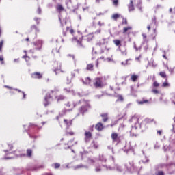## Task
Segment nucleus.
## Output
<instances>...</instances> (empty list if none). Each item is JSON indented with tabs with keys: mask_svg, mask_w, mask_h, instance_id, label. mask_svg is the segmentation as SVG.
Wrapping results in <instances>:
<instances>
[{
	"mask_svg": "<svg viewBox=\"0 0 175 175\" xmlns=\"http://www.w3.org/2000/svg\"><path fill=\"white\" fill-rule=\"evenodd\" d=\"M129 165H121L120 164H116L114 167L96 165L95 168V171L97 172H102V170H116L117 172H124V170H125V167L127 170H131V171H135L139 169V167L135 166L133 161H129Z\"/></svg>",
	"mask_w": 175,
	"mask_h": 175,
	"instance_id": "1",
	"label": "nucleus"
},
{
	"mask_svg": "<svg viewBox=\"0 0 175 175\" xmlns=\"http://www.w3.org/2000/svg\"><path fill=\"white\" fill-rule=\"evenodd\" d=\"M129 122H135V125L132 127V129L130 132L131 136H137V133H134L135 131L140 126V124H139V116L135 114L133 116L131 117V118L129 120Z\"/></svg>",
	"mask_w": 175,
	"mask_h": 175,
	"instance_id": "2",
	"label": "nucleus"
},
{
	"mask_svg": "<svg viewBox=\"0 0 175 175\" xmlns=\"http://www.w3.org/2000/svg\"><path fill=\"white\" fill-rule=\"evenodd\" d=\"M79 103L85 105L84 106H82L79 109V112L81 113V114H84V113H85V111H87V110L90 109V105L88 104V103L85 102L83 100H80Z\"/></svg>",
	"mask_w": 175,
	"mask_h": 175,
	"instance_id": "3",
	"label": "nucleus"
},
{
	"mask_svg": "<svg viewBox=\"0 0 175 175\" xmlns=\"http://www.w3.org/2000/svg\"><path fill=\"white\" fill-rule=\"evenodd\" d=\"M52 101L53 98H51V96L50 95V94H47L45 96L44 100L43 103L44 107H47V106H49V105H50V103H51Z\"/></svg>",
	"mask_w": 175,
	"mask_h": 175,
	"instance_id": "4",
	"label": "nucleus"
},
{
	"mask_svg": "<svg viewBox=\"0 0 175 175\" xmlns=\"http://www.w3.org/2000/svg\"><path fill=\"white\" fill-rule=\"evenodd\" d=\"M94 87H96V88H102V87H103L100 78H97L95 79Z\"/></svg>",
	"mask_w": 175,
	"mask_h": 175,
	"instance_id": "5",
	"label": "nucleus"
},
{
	"mask_svg": "<svg viewBox=\"0 0 175 175\" xmlns=\"http://www.w3.org/2000/svg\"><path fill=\"white\" fill-rule=\"evenodd\" d=\"M33 44L35 46L36 50H40V49H42V46H43V41L39 40L37 42H35Z\"/></svg>",
	"mask_w": 175,
	"mask_h": 175,
	"instance_id": "6",
	"label": "nucleus"
},
{
	"mask_svg": "<svg viewBox=\"0 0 175 175\" xmlns=\"http://www.w3.org/2000/svg\"><path fill=\"white\" fill-rule=\"evenodd\" d=\"M119 51L121 52L122 55H127L126 46H124L122 48L119 46Z\"/></svg>",
	"mask_w": 175,
	"mask_h": 175,
	"instance_id": "7",
	"label": "nucleus"
},
{
	"mask_svg": "<svg viewBox=\"0 0 175 175\" xmlns=\"http://www.w3.org/2000/svg\"><path fill=\"white\" fill-rule=\"evenodd\" d=\"M111 139L113 140V142H120V137H118V134L116 133H113L111 134Z\"/></svg>",
	"mask_w": 175,
	"mask_h": 175,
	"instance_id": "8",
	"label": "nucleus"
},
{
	"mask_svg": "<svg viewBox=\"0 0 175 175\" xmlns=\"http://www.w3.org/2000/svg\"><path fill=\"white\" fill-rule=\"evenodd\" d=\"M109 42V40L107 38H103L99 43L96 44V46H103V44H106Z\"/></svg>",
	"mask_w": 175,
	"mask_h": 175,
	"instance_id": "9",
	"label": "nucleus"
},
{
	"mask_svg": "<svg viewBox=\"0 0 175 175\" xmlns=\"http://www.w3.org/2000/svg\"><path fill=\"white\" fill-rule=\"evenodd\" d=\"M31 77L33 79H42V74L40 72H34L31 74Z\"/></svg>",
	"mask_w": 175,
	"mask_h": 175,
	"instance_id": "10",
	"label": "nucleus"
},
{
	"mask_svg": "<svg viewBox=\"0 0 175 175\" xmlns=\"http://www.w3.org/2000/svg\"><path fill=\"white\" fill-rule=\"evenodd\" d=\"M92 135L91 134V132H85V142L90 141V139H91Z\"/></svg>",
	"mask_w": 175,
	"mask_h": 175,
	"instance_id": "11",
	"label": "nucleus"
},
{
	"mask_svg": "<svg viewBox=\"0 0 175 175\" xmlns=\"http://www.w3.org/2000/svg\"><path fill=\"white\" fill-rule=\"evenodd\" d=\"M135 10V7L133 6V1L131 0L129 5V12H133Z\"/></svg>",
	"mask_w": 175,
	"mask_h": 175,
	"instance_id": "12",
	"label": "nucleus"
},
{
	"mask_svg": "<svg viewBox=\"0 0 175 175\" xmlns=\"http://www.w3.org/2000/svg\"><path fill=\"white\" fill-rule=\"evenodd\" d=\"M96 129L97 131H102V129H103V124H102V123L99 122L96 125Z\"/></svg>",
	"mask_w": 175,
	"mask_h": 175,
	"instance_id": "13",
	"label": "nucleus"
},
{
	"mask_svg": "<svg viewBox=\"0 0 175 175\" xmlns=\"http://www.w3.org/2000/svg\"><path fill=\"white\" fill-rule=\"evenodd\" d=\"M54 72H55V75H57V73H59V72H63L62 70H61V64H59L57 66V67L54 69Z\"/></svg>",
	"mask_w": 175,
	"mask_h": 175,
	"instance_id": "14",
	"label": "nucleus"
},
{
	"mask_svg": "<svg viewBox=\"0 0 175 175\" xmlns=\"http://www.w3.org/2000/svg\"><path fill=\"white\" fill-rule=\"evenodd\" d=\"M57 99V102H61V100H64L65 99V96L60 95L55 97Z\"/></svg>",
	"mask_w": 175,
	"mask_h": 175,
	"instance_id": "15",
	"label": "nucleus"
},
{
	"mask_svg": "<svg viewBox=\"0 0 175 175\" xmlns=\"http://www.w3.org/2000/svg\"><path fill=\"white\" fill-rule=\"evenodd\" d=\"M83 84H90L91 83V79L90 77L85 78L83 79Z\"/></svg>",
	"mask_w": 175,
	"mask_h": 175,
	"instance_id": "16",
	"label": "nucleus"
},
{
	"mask_svg": "<svg viewBox=\"0 0 175 175\" xmlns=\"http://www.w3.org/2000/svg\"><path fill=\"white\" fill-rule=\"evenodd\" d=\"M27 157H28V158H31V157H32V150H31V149H27Z\"/></svg>",
	"mask_w": 175,
	"mask_h": 175,
	"instance_id": "17",
	"label": "nucleus"
},
{
	"mask_svg": "<svg viewBox=\"0 0 175 175\" xmlns=\"http://www.w3.org/2000/svg\"><path fill=\"white\" fill-rule=\"evenodd\" d=\"M75 42H77L78 43V44L79 45V46H81V40H77V38H76V37H74V38H72V42H75Z\"/></svg>",
	"mask_w": 175,
	"mask_h": 175,
	"instance_id": "18",
	"label": "nucleus"
},
{
	"mask_svg": "<svg viewBox=\"0 0 175 175\" xmlns=\"http://www.w3.org/2000/svg\"><path fill=\"white\" fill-rule=\"evenodd\" d=\"M131 30H132V27H131V26H129L127 27H124L123 29V33H126V32H128V31H131Z\"/></svg>",
	"mask_w": 175,
	"mask_h": 175,
	"instance_id": "19",
	"label": "nucleus"
},
{
	"mask_svg": "<svg viewBox=\"0 0 175 175\" xmlns=\"http://www.w3.org/2000/svg\"><path fill=\"white\" fill-rule=\"evenodd\" d=\"M56 9H57V12H63V10H64V7H62L61 5H57V6L56 7Z\"/></svg>",
	"mask_w": 175,
	"mask_h": 175,
	"instance_id": "20",
	"label": "nucleus"
},
{
	"mask_svg": "<svg viewBox=\"0 0 175 175\" xmlns=\"http://www.w3.org/2000/svg\"><path fill=\"white\" fill-rule=\"evenodd\" d=\"M64 124H66V125H67V126H70V125H72V120H69L68 122V120L64 119Z\"/></svg>",
	"mask_w": 175,
	"mask_h": 175,
	"instance_id": "21",
	"label": "nucleus"
},
{
	"mask_svg": "<svg viewBox=\"0 0 175 175\" xmlns=\"http://www.w3.org/2000/svg\"><path fill=\"white\" fill-rule=\"evenodd\" d=\"M81 167H84L85 169H88V167L87 165H78L75 167V169H81Z\"/></svg>",
	"mask_w": 175,
	"mask_h": 175,
	"instance_id": "22",
	"label": "nucleus"
},
{
	"mask_svg": "<svg viewBox=\"0 0 175 175\" xmlns=\"http://www.w3.org/2000/svg\"><path fill=\"white\" fill-rule=\"evenodd\" d=\"M101 117L103 118V120L104 122H106V121H107L108 118H107V114H102Z\"/></svg>",
	"mask_w": 175,
	"mask_h": 175,
	"instance_id": "23",
	"label": "nucleus"
},
{
	"mask_svg": "<svg viewBox=\"0 0 175 175\" xmlns=\"http://www.w3.org/2000/svg\"><path fill=\"white\" fill-rule=\"evenodd\" d=\"M120 14H114L113 15H112L111 16V18L113 19V20H117V18H119V17H120Z\"/></svg>",
	"mask_w": 175,
	"mask_h": 175,
	"instance_id": "24",
	"label": "nucleus"
},
{
	"mask_svg": "<svg viewBox=\"0 0 175 175\" xmlns=\"http://www.w3.org/2000/svg\"><path fill=\"white\" fill-rule=\"evenodd\" d=\"M99 160L100 162H106V159L103 154L100 155Z\"/></svg>",
	"mask_w": 175,
	"mask_h": 175,
	"instance_id": "25",
	"label": "nucleus"
},
{
	"mask_svg": "<svg viewBox=\"0 0 175 175\" xmlns=\"http://www.w3.org/2000/svg\"><path fill=\"white\" fill-rule=\"evenodd\" d=\"M94 69V65L90 64L87 66V70H92Z\"/></svg>",
	"mask_w": 175,
	"mask_h": 175,
	"instance_id": "26",
	"label": "nucleus"
},
{
	"mask_svg": "<svg viewBox=\"0 0 175 175\" xmlns=\"http://www.w3.org/2000/svg\"><path fill=\"white\" fill-rule=\"evenodd\" d=\"M113 43L116 46H120L121 44V41L119 40H114Z\"/></svg>",
	"mask_w": 175,
	"mask_h": 175,
	"instance_id": "27",
	"label": "nucleus"
},
{
	"mask_svg": "<svg viewBox=\"0 0 175 175\" xmlns=\"http://www.w3.org/2000/svg\"><path fill=\"white\" fill-rule=\"evenodd\" d=\"M67 107H71V109H73V107H75V106H76V105H75V103H68L66 104Z\"/></svg>",
	"mask_w": 175,
	"mask_h": 175,
	"instance_id": "28",
	"label": "nucleus"
},
{
	"mask_svg": "<svg viewBox=\"0 0 175 175\" xmlns=\"http://www.w3.org/2000/svg\"><path fill=\"white\" fill-rule=\"evenodd\" d=\"M137 77H139V76L137 75H131L132 81H136V80H137Z\"/></svg>",
	"mask_w": 175,
	"mask_h": 175,
	"instance_id": "29",
	"label": "nucleus"
},
{
	"mask_svg": "<svg viewBox=\"0 0 175 175\" xmlns=\"http://www.w3.org/2000/svg\"><path fill=\"white\" fill-rule=\"evenodd\" d=\"M161 87L163 88H167V87H170V84H169V83L167 82H163Z\"/></svg>",
	"mask_w": 175,
	"mask_h": 175,
	"instance_id": "30",
	"label": "nucleus"
},
{
	"mask_svg": "<svg viewBox=\"0 0 175 175\" xmlns=\"http://www.w3.org/2000/svg\"><path fill=\"white\" fill-rule=\"evenodd\" d=\"M148 100H144L142 101H138L137 103L138 105H143L144 103H148Z\"/></svg>",
	"mask_w": 175,
	"mask_h": 175,
	"instance_id": "31",
	"label": "nucleus"
},
{
	"mask_svg": "<svg viewBox=\"0 0 175 175\" xmlns=\"http://www.w3.org/2000/svg\"><path fill=\"white\" fill-rule=\"evenodd\" d=\"M66 31H70V33H71V35H73V33L75 32L73 29H72L71 27H66Z\"/></svg>",
	"mask_w": 175,
	"mask_h": 175,
	"instance_id": "32",
	"label": "nucleus"
},
{
	"mask_svg": "<svg viewBox=\"0 0 175 175\" xmlns=\"http://www.w3.org/2000/svg\"><path fill=\"white\" fill-rule=\"evenodd\" d=\"M76 73L79 74V70H75L73 72H72L71 76L72 77H75L76 76Z\"/></svg>",
	"mask_w": 175,
	"mask_h": 175,
	"instance_id": "33",
	"label": "nucleus"
},
{
	"mask_svg": "<svg viewBox=\"0 0 175 175\" xmlns=\"http://www.w3.org/2000/svg\"><path fill=\"white\" fill-rule=\"evenodd\" d=\"M112 3L113 5V6H118V0H112Z\"/></svg>",
	"mask_w": 175,
	"mask_h": 175,
	"instance_id": "34",
	"label": "nucleus"
},
{
	"mask_svg": "<svg viewBox=\"0 0 175 175\" xmlns=\"http://www.w3.org/2000/svg\"><path fill=\"white\" fill-rule=\"evenodd\" d=\"M159 75L163 79H165V77H166V72H160Z\"/></svg>",
	"mask_w": 175,
	"mask_h": 175,
	"instance_id": "35",
	"label": "nucleus"
},
{
	"mask_svg": "<svg viewBox=\"0 0 175 175\" xmlns=\"http://www.w3.org/2000/svg\"><path fill=\"white\" fill-rule=\"evenodd\" d=\"M153 87H154V88H158V87H159V83L158 82H157V81H154V82L153 83Z\"/></svg>",
	"mask_w": 175,
	"mask_h": 175,
	"instance_id": "36",
	"label": "nucleus"
},
{
	"mask_svg": "<svg viewBox=\"0 0 175 175\" xmlns=\"http://www.w3.org/2000/svg\"><path fill=\"white\" fill-rule=\"evenodd\" d=\"M15 91H18V92H21L23 95V99H25V93L24 92H21V90L18 89H14Z\"/></svg>",
	"mask_w": 175,
	"mask_h": 175,
	"instance_id": "37",
	"label": "nucleus"
},
{
	"mask_svg": "<svg viewBox=\"0 0 175 175\" xmlns=\"http://www.w3.org/2000/svg\"><path fill=\"white\" fill-rule=\"evenodd\" d=\"M92 147H94V148H96L98 147V144H96L95 142H93L92 143Z\"/></svg>",
	"mask_w": 175,
	"mask_h": 175,
	"instance_id": "38",
	"label": "nucleus"
},
{
	"mask_svg": "<svg viewBox=\"0 0 175 175\" xmlns=\"http://www.w3.org/2000/svg\"><path fill=\"white\" fill-rule=\"evenodd\" d=\"M66 135H67V136H73V135H75V133H73L72 131H71V132H66Z\"/></svg>",
	"mask_w": 175,
	"mask_h": 175,
	"instance_id": "39",
	"label": "nucleus"
},
{
	"mask_svg": "<svg viewBox=\"0 0 175 175\" xmlns=\"http://www.w3.org/2000/svg\"><path fill=\"white\" fill-rule=\"evenodd\" d=\"M98 25H99V27H103V25H105V23L98 21Z\"/></svg>",
	"mask_w": 175,
	"mask_h": 175,
	"instance_id": "40",
	"label": "nucleus"
},
{
	"mask_svg": "<svg viewBox=\"0 0 175 175\" xmlns=\"http://www.w3.org/2000/svg\"><path fill=\"white\" fill-rule=\"evenodd\" d=\"M152 92H153V94H159V91H158L157 89L152 90Z\"/></svg>",
	"mask_w": 175,
	"mask_h": 175,
	"instance_id": "41",
	"label": "nucleus"
},
{
	"mask_svg": "<svg viewBox=\"0 0 175 175\" xmlns=\"http://www.w3.org/2000/svg\"><path fill=\"white\" fill-rule=\"evenodd\" d=\"M2 46H3V40L0 42V51H2Z\"/></svg>",
	"mask_w": 175,
	"mask_h": 175,
	"instance_id": "42",
	"label": "nucleus"
},
{
	"mask_svg": "<svg viewBox=\"0 0 175 175\" xmlns=\"http://www.w3.org/2000/svg\"><path fill=\"white\" fill-rule=\"evenodd\" d=\"M100 31H101L100 29H98L94 33V35H98V34L100 33Z\"/></svg>",
	"mask_w": 175,
	"mask_h": 175,
	"instance_id": "43",
	"label": "nucleus"
},
{
	"mask_svg": "<svg viewBox=\"0 0 175 175\" xmlns=\"http://www.w3.org/2000/svg\"><path fill=\"white\" fill-rule=\"evenodd\" d=\"M131 62V59H129L126 60L125 64L126 65H131V62Z\"/></svg>",
	"mask_w": 175,
	"mask_h": 175,
	"instance_id": "44",
	"label": "nucleus"
},
{
	"mask_svg": "<svg viewBox=\"0 0 175 175\" xmlns=\"http://www.w3.org/2000/svg\"><path fill=\"white\" fill-rule=\"evenodd\" d=\"M67 57H71V58H72V59L75 61V62H76V60L75 59V55H68Z\"/></svg>",
	"mask_w": 175,
	"mask_h": 175,
	"instance_id": "45",
	"label": "nucleus"
},
{
	"mask_svg": "<svg viewBox=\"0 0 175 175\" xmlns=\"http://www.w3.org/2000/svg\"><path fill=\"white\" fill-rule=\"evenodd\" d=\"M157 175H165V173L162 171H159L157 174Z\"/></svg>",
	"mask_w": 175,
	"mask_h": 175,
	"instance_id": "46",
	"label": "nucleus"
},
{
	"mask_svg": "<svg viewBox=\"0 0 175 175\" xmlns=\"http://www.w3.org/2000/svg\"><path fill=\"white\" fill-rule=\"evenodd\" d=\"M61 165L59 163H55V169H58Z\"/></svg>",
	"mask_w": 175,
	"mask_h": 175,
	"instance_id": "47",
	"label": "nucleus"
},
{
	"mask_svg": "<svg viewBox=\"0 0 175 175\" xmlns=\"http://www.w3.org/2000/svg\"><path fill=\"white\" fill-rule=\"evenodd\" d=\"M64 91H65V92H71L72 90L70 89H67V88H64Z\"/></svg>",
	"mask_w": 175,
	"mask_h": 175,
	"instance_id": "48",
	"label": "nucleus"
},
{
	"mask_svg": "<svg viewBox=\"0 0 175 175\" xmlns=\"http://www.w3.org/2000/svg\"><path fill=\"white\" fill-rule=\"evenodd\" d=\"M117 100H121V102H122L124 100V98H122V96H119L118 99Z\"/></svg>",
	"mask_w": 175,
	"mask_h": 175,
	"instance_id": "49",
	"label": "nucleus"
},
{
	"mask_svg": "<svg viewBox=\"0 0 175 175\" xmlns=\"http://www.w3.org/2000/svg\"><path fill=\"white\" fill-rule=\"evenodd\" d=\"M31 28H32V29H35L36 31H38V32H39V30L38 29V28L36 27V26L33 25V26L31 27Z\"/></svg>",
	"mask_w": 175,
	"mask_h": 175,
	"instance_id": "50",
	"label": "nucleus"
},
{
	"mask_svg": "<svg viewBox=\"0 0 175 175\" xmlns=\"http://www.w3.org/2000/svg\"><path fill=\"white\" fill-rule=\"evenodd\" d=\"M23 58H25V61L27 62L29 61V57L28 56H23Z\"/></svg>",
	"mask_w": 175,
	"mask_h": 175,
	"instance_id": "51",
	"label": "nucleus"
},
{
	"mask_svg": "<svg viewBox=\"0 0 175 175\" xmlns=\"http://www.w3.org/2000/svg\"><path fill=\"white\" fill-rule=\"evenodd\" d=\"M167 69L170 72V73L173 74V72L174 71V68L169 69V67H167Z\"/></svg>",
	"mask_w": 175,
	"mask_h": 175,
	"instance_id": "52",
	"label": "nucleus"
},
{
	"mask_svg": "<svg viewBox=\"0 0 175 175\" xmlns=\"http://www.w3.org/2000/svg\"><path fill=\"white\" fill-rule=\"evenodd\" d=\"M88 40H92V35H89L88 37Z\"/></svg>",
	"mask_w": 175,
	"mask_h": 175,
	"instance_id": "53",
	"label": "nucleus"
},
{
	"mask_svg": "<svg viewBox=\"0 0 175 175\" xmlns=\"http://www.w3.org/2000/svg\"><path fill=\"white\" fill-rule=\"evenodd\" d=\"M164 151H167L169 150V146H163Z\"/></svg>",
	"mask_w": 175,
	"mask_h": 175,
	"instance_id": "54",
	"label": "nucleus"
},
{
	"mask_svg": "<svg viewBox=\"0 0 175 175\" xmlns=\"http://www.w3.org/2000/svg\"><path fill=\"white\" fill-rule=\"evenodd\" d=\"M4 87H5V88H8V90H13V88L10 87L8 85H5Z\"/></svg>",
	"mask_w": 175,
	"mask_h": 175,
	"instance_id": "55",
	"label": "nucleus"
},
{
	"mask_svg": "<svg viewBox=\"0 0 175 175\" xmlns=\"http://www.w3.org/2000/svg\"><path fill=\"white\" fill-rule=\"evenodd\" d=\"M107 62H113V59L111 58H107Z\"/></svg>",
	"mask_w": 175,
	"mask_h": 175,
	"instance_id": "56",
	"label": "nucleus"
},
{
	"mask_svg": "<svg viewBox=\"0 0 175 175\" xmlns=\"http://www.w3.org/2000/svg\"><path fill=\"white\" fill-rule=\"evenodd\" d=\"M12 158H13V157H5V159H12Z\"/></svg>",
	"mask_w": 175,
	"mask_h": 175,
	"instance_id": "57",
	"label": "nucleus"
},
{
	"mask_svg": "<svg viewBox=\"0 0 175 175\" xmlns=\"http://www.w3.org/2000/svg\"><path fill=\"white\" fill-rule=\"evenodd\" d=\"M41 12H42V10L40 9V8H38V14H40Z\"/></svg>",
	"mask_w": 175,
	"mask_h": 175,
	"instance_id": "58",
	"label": "nucleus"
},
{
	"mask_svg": "<svg viewBox=\"0 0 175 175\" xmlns=\"http://www.w3.org/2000/svg\"><path fill=\"white\" fill-rule=\"evenodd\" d=\"M94 162H95V161H94L93 159H89L90 163H94Z\"/></svg>",
	"mask_w": 175,
	"mask_h": 175,
	"instance_id": "59",
	"label": "nucleus"
},
{
	"mask_svg": "<svg viewBox=\"0 0 175 175\" xmlns=\"http://www.w3.org/2000/svg\"><path fill=\"white\" fill-rule=\"evenodd\" d=\"M172 103H174L175 105V97L174 98H172Z\"/></svg>",
	"mask_w": 175,
	"mask_h": 175,
	"instance_id": "60",
	"label": "nucleus"
},
{
	"mask_svg": "<svg viewBox=\"0 0 175 175\" xmlns=\"http://www.w3.org/2000/svg\"><path fill=\"white\" fill-rule=\"evenodd\" d=\"M157 134L161 135L162 134V131H158Z\"/></svg>",
	"mask_w": 175,
	"mask_h": 175,
	"instance_id": "61",
	"label": "nucleus"
},
{
	"mask_svg": "<svg viewBox=\"0 0 175 175\" xmlns=\"http://www.w3.org/2000/svg\"><path fill=\"white\" fill-rule=\"evenodd\" d=\"M147 29H148V31H150V30L151 29V26L148 25V27H147Z\"/></svg>",
	"mask_w": 175,
	"mask_h": 175,
	"instance_id": "62",
	"label": "nucleus"
},
{
	"mask_svg": "<svg viewBox=\"0 0 175 175\" xmlns=\"http://www.w3.org/2000/svg\"><path fill=\"white\" fill-rule=\"evenodd\" d=\"M14 62H18V59H15L14 60Z\"/></svg>",
	"mask_w": 175,
	"mask_h": 175,
	"instance_id": "63",
	"label": "nucleus"
},
{
	"mask_svg": "<svg viewBox=\"0 0 175 175\" xmlns=\"http://www.w3.org/2000/svg\"><path fill=\"white\" fill-rule=\"evenodd\" d=\"M0 61H3V57H0Z\"/></svg>",
	"mask_w": 175,
	"mask_h": 175,
	"instance_id": "64",
	"label": "nucleus"
}]
</instances>
